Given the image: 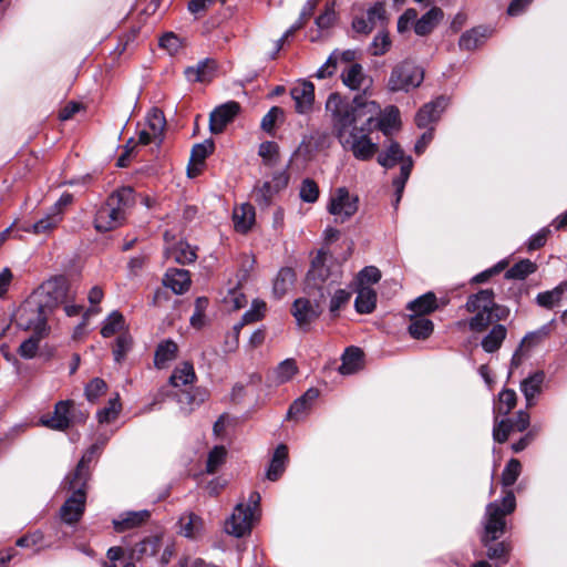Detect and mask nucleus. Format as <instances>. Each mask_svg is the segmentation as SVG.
<instances>
[{"instance_id": "f257e3e1", "label": "nucleus", "mask_w": 567, "mask_h": 567, "mask_svg": "<svg viewBox=\"0 0 567 567\" xmlns=\"http://www.w3.org/2000/svg\"><path fill=\"white\" fill-rule=\"evenodd\" d=\"M326 111L344 151L350 152L358 161H369L375 155L379 146L371 140L370 134L373 131L374 115L379 112L377 102L361 103L357 99L348 102L332 93L327 99Z\"/></svg>"}, {"instance_id": "f03ea898", "label": "nucleus", "mask_w": 567, "mask_h": 567, "mask_svg": "<svg viewBox=\"0 0 567 567\" xmlns=\"http://www.w3.org/2000/svg\"><path fill=\"white\" fill-rule=\"evenodd\" d=\"M516 507V501L512 491L506 492L501 503L492 502L486 506L484 520V535L482 543L487 548L489 559H503L507 561L509 551L505 543L492 545L491 543L499 538L505 529V516L513 513Z\"/></svg>"}, {"instance_id": "7ed1b4c3", "label": "nucleus", "mask_w": 567, "mask_h": 567, "mask_svg": "<svg viewBox=\"0 0 567 567\" xmlns=\"http://www.w3.org/2000/svg\"><path fill=\"white\" fill-rule=\"evenodd\" d=\"M465 307L468 312L475 313L468 321L470 329L475 332L485 330L494 321L504 320L509 315L506 307L495 303L494 292L491 289L471 295Z\"/></svg>"}, {"instance_id": "20e7f679", "label": "nucleus", "mask_w": 567, "mask_h": 567, "mask_svg": "<svg viewBox=\"0 0 567 567\" xmlns=\"http://www.w3.org/2000/svg\"><path fill=\"white\" fill-rule=\"evenodd\" d=\"M134 202V190L131 187H122L113 192L95 213V229L110 231L123 225L126 210L133 206Z\"/></svg>"}, {"instance_id": "39448f33", "label": "nucleus", "mask_w": 567, "mask_h": 567, "mask_svg": "<svg viewBox=\"0 0 567 567\" xmlns=\"http://www.w3.org/2000/svg\"><path fill=\"white\" fill-rule=\"evenodd\" d=\"M342 276L341 262L329 251L320 249L312 259L307 274V286L321 290L323 287L339 282Z\"/></svg>"}, {"instance_id": "423d86ee", "label": "nucleus", "mask_w": 567, "mask_h": 567, "mask_svg": "<svg viewBox=\"0 0 567 567\" xmlns=\"http://www.w3.org/2000/svg\"><path fill=\"white\" fill-rule=\"evenodd\" d=\"M260 499L258 492H251L247 503H238L225 523L226 533L237 538L249 534L255 522L259 519Z\"/></svg>"}, {"instance_id": "0eeeda50", "label": "nucleus", "mask_w": 567, "mask_h": 567, "mask_svg": "<svg viewBox=\"0 0 567 567\" xmlns=\"http://www.w3.org/2000/svg\"><path fill=\"white\" fill-rule=\"evenodd\" d=\"M43 301L33 295L20 307L17 315L18 326L24 330H31L37 336H44L48 331V318L52 313L44 309Z\"/></svg>"}, {"instance_id": "6e6552de", "label": "nucleus", "mask_w": 567, "mask_h": 567, "mask_svg": "<svg viewBox=\"0 0 567 567\" xmlns=\"http://www.w3.org/2000/svg\"><path fill=\"white\" fill-rule=\"evenodd\" d=\"M64 486L72 494L60 509L61 519L66 524H74L80 520L85 509L87 483L66 476Z\"/></svg>"}, {"instance_id": "1a4fd4ad", "label": "nucleus", "mask_w": 567, "mask_h": 567, "mask_svg": "<svg viewBox=\"0 0 567 567\" xmlns=\"http://www.w3.org/2000/svg\"><path fill=\"white\" fill-rule=\"evenodd\" d=\"M424 79L423 70L412 61H403L396 64L390 74L388 87L392 92H409L422 83Z\"/></svg>"}, {"instance_id": "9d476101", "label": "nucleus", "mask_w": 567, "mask_h": 567, "mask_svg": "<svg viewBox=\"0 0 567 567\" xmlns=\"http://www.w3.org/2000/svg\"><path fill=\"white\" fill-rule=\"evenodd\" d=\"M68 282L64 278L58 277L45 281L37 291L34 297L43 301L44 309L53 311L59 305L63 303L68 297Z\"/></svg>"}, {"instance_id": "9b49d317", "label": "nucleus", "mask_w": 567, "mask_h": 567, "mask_svg": "<svg viewBox=\"0 0 567 567\" xmlns=\"http://www.w3.org/2000/svg\"><path fill=\"white\" fill-rule=\"evenodd\" d=\"M328 210L336 221L344 223L358 210V197L351 196L346 187H340L331 195Z\"/></svg>"}, {"instance_id": "f8f14e48", "label": "nucleus", "mask_w": 567, "mask_h": 567, "mask_svg": "<svg viewBox=\"0 0 567 567\" xmlns=\"http://www.w3.org/2000/svg\"><path fill=\"white\" fill-rule=\"evenodd\" d=\"M289 182V176L286 172L275 173L271 181L264 182L254 189L255 202L260 207H268L271 204L272 197L281 189L286 188Z\"/></svg>"}, {"instance_id": "ddd939ff", "label": "nucleus", "mask_w": 567, "mask_h": 567, "mask_svg": "<svg viewBox=\"0 0 567 567\" xmlns=\"http://www.w3.org/2000/svg\"><path fill=\"white\" fill-rule=\"evenodd\" d=\"M386 20L385 7L381 2L370 7L364 16L355 17L352 21V29L357 33L369 34L378 25H382Z\"/></svg>"}, {"instance_id": "4468645a", "label": "nucleus", "mask_w": 567, "mask_h": 567, "mask_svg": "<svg viewBox=\"0 0 567 567\" xmlns=\"http://www.w3.org/2000/svg\"><path fill=\"white\" fill-rule=\"evenodd\" d=\"M165 126L166 121L163 112L158 109H153L146 116L145 127L138 134V144L161 143Z\"/></svg>"}, {"instance_id": "2eb2a0df", "label": "nucleus", "mask_w": 567, "mask_h": 567, "mask_svg": "<svg viewBox=\"0 0 567 567\" xmlns=\"http://www.w3.org/2000/svg\"><path fill=\"white\" fill-rule=\"evenodd\" d=\"M295 110L299 114H308L313 109L315 85L306 80L297 82L290 90Z\"/></svg>"}, {"instance_id": "dca6fc26", "label": "nucleus", "mask_w": 567, "mask_h": 567, "mask_svg": "<svg viewBox=\"0 0 567 567\" xmlns=\"http://www.w3.org/2000/svg\"><path fill=\"white\" fill-rule=\"evenodd\" d=\"M72 401H60L55 404L53 414L43 415L40 419L42 425L56 430L64 431L71 424V408Z\"/></svg>"}, {"instance_id": "f3484780", "label": "nucleus", "mask_w": 567, "mask_h": 567, "mask_svg": "<svg viewBox=\"0 0 567 567\" xmlns=\"http://www.w3.org/2000/svg\"><path fill=\"white\" fill-rule=\"evenodd\" d=\"M240 106L237 102L230 101L216 107L209 118V128L213 134H219L226 125L238 114Z\"/></svg>"}, {"instance_id": "a211bd4d", "label": "nucleus", "mask_w": 567, "mask_h": 567, "mask_svg": "<svg viewBox=\"0 0 567 567\" xmlns=\"http://www.w3.org/2000/svg\"><path fill=\"white\" fill-rule=\"evenodd\" d=\"M449 104V99L439 96L436 100L425 104L416 113L415 123L419 127L424 128L433 122H436Z\"/></svg>"}, {"instance_id": "6ab92c4d", "label": "nucleus", "mask_w": 567, "mask_h": 567, "mask_svg": "<svg viewBox=\"0 0 567 567\" xmlns=\"http://www.w3.org/2000/svg\"><path fill=\"white\" fill-rule=\"evenodd\" d=\"M105 440H99L96 443L92 444L79 461L75 470L66 476L87 483L90 478L89 464L92 462L95 455H99L101 453L103 446L105 445Z\"/></svg>"}, {"instance_id": "aec40b11", "label": "nucleus", "mask_w": 567, "mask_h": 567, "mask_svg": "<svg viewBox=\"0 0 567 567\" xmlns=\"http://www.w3.org/2000/svg\"><path fill=\"white\" fill-rule=\"evenodd\" d=\"M292 315L299 327H307L319 317L320 308L318 303L299 298L293 302Z\"/></svg>"}, {"instance_id": "412c9836", "label": "nucleus", "mask_w": 567, "mask_h": 567, "mask_svg": "<svg viewBox=\"0 0 567 567\" xmlns=\"http://www.w3.org/2000/svg\"><path fill=\"white\" fill-rule=\"evenodd\" d=\"M400 124V112L395 106H388L384 111H381L374 115L373 130L379 128L384 135H390L391 132L396 128Z\"/></svg>"}, {"instance_id": "4be33fe9", "label": "nucleus", "mask_w": 567, "mask_h": 567, "mask_svg": "<svg viewBox=\"0 0 567 567\" xmlns=\"http://www.w3.org/2000/svg\"><path fill=\"white\" fill-rule=\"evenodd\" d=\"M164 237L166 244H168V233H166ZM165 255L168 259H173L175 262L182 265L194 262L196 259L195 250L184 241L167 245L165 248Z\"/></svg>"}, {"instance_id": "5701e85b", "label": "nucleus", "mask_w": 567, "mask_h": 567, "mask_svg": "<svg viewBox=\"0 0 567 567\" xmlns=\"http://www.w3.org/2000/svg\"><path fill=\"white\" fill-rule=\"evenodd\" d=\"M216 62L212 59H204L196 65L185 69L184 74L188 82H208L214 78Z\"/></svg>"}, {"instance_id": "b1692460", "label": "nucleus", "mask_w": 567, "mask_h": 567, "mask_svg": "<svg viewBox=\"0 0 567 567\" xmlns=\"http://www.w3.org/2000/svg\"><path fill=\"white\" fill-rule=\"evenodd\" d=\"M567 295V280L561 281L558 286L551 290H546L537 293L535 302L537 306L551 310L559 306L565 296Z\"/></svg>"}, {"instance_id": "393cba45", "label": "nucleus", "mask_w": 567, "mask_h": 567, "mask_svg": "<svg viewBox=\"0 0 567 567\" xmlns=\"http://www.w3.org/2000/svg\"><path fill=\"white\" fill-rule=\"evenodd\" d=\"M443 10L439 7H433L420 19L416 18L414 23V32L420 37L427 35L435 29V27L443 20Z\"/></svg>"}, {"instance_id": "a878e982", "label": "nucleus", "mask_w": 567, "mask_h": 567, "mask_svg": "<svg viewBox=\"0 0 567 567\" xmlns=\"http://www.w3.org/2000/svg\"><path fill=\"white\" fill-rule=\"evenodd\" d=\"M544 381L545 373L543 371H536L520 382V391L526 399L527 408L535 404V399L542 392Z\"/></svg>"}, {"instance_id": "bb28decb", "label": "nucleus", "mask_w": 567, "mask_h": 567, "mask_svg": "<svg viewBox=\"0 0 567 567\" xmlns=\"http://www.w3.org/2000/svg\"><path fill=\"white\" fill-rule=\"evenodd\" d=\"M342 82L351 90H364L370 84V79L365 75L361 64L349 65L342 72Z\"/></svg>"}, {"instance_id": "cd10ccee", "label": "nucleus", "mask_w": 567, "mask_h": 567, "mask_svg": "<svg viewBox=\"0 0 567 567\" xmlns=\"http://www.w3.org/2000/svg\"><path fill=\"white\" fill-rule=\"evenodd\" d=\"M163 282L175 293L182 295L187 291L190 286V276L189 272L185 269H168L165 274Z\"/></svg>"}, {"instance_id": "c85d7f7f", "label": "nucleus", "mask_w": 567, "mask_h": 567, "mask_svg": "<svg viewBox=\"0 0 567 567\" xmlns=\"http://www.w3.org/2000/svg\"><path fill=\"white\" fill-rule=\"evenodd\" d=\"M178 533L189 539H195L202 535L204 530L203 519L194 513H185L178 520Z\"/></svg>"}, {"instance_id": "c756f323", "label": "nucleus", "mask_w": 567, "mask_h": 567, "mask_svg": "<svg viewBox=\"0 0 567 567\" xmlns=\"http://www.w3.org/2000/svg\"><path fill=\"white\" fill-rule=\"evenodd\" d=\"M287 461L288 447L285 444H280L274 452L266 477L272 482L277 481L284 474Z\"/></svg>"}, {"instance_id": "7c9ffc66", "label": "nucleus", "mask_w": 567, "mask_h": 567, "mask_svg": "<svg viewBox=\"0 0 567 567\" xmlns=\"http://www.w3.org/2000/svg\"><path fill=\"white\" fill-rule=\"evenodd\" d=\"M341 359L342 363L339 367V372L343 375L353 374L363 365V353L355 347L348 348Z\"/></svg>"}, {"instance_id": "2f4dec72", "label": "nucleus", "mask_w": 567, "mask_h": 567, "mask_svg": "<svg viewBox=\"0 0 567 567\" xmlns=\"http://www.w3.org/2000/svg\"><path fill=\"white\" fill-rule=\"evenodd\" d=\"M150 518V512L146 509L137 512H126L114 519V528L117 532H124L134 527H137L145 523Z\"/></svg>"}, {"instance_id": "473e14b6", "label": "nucleus", "mask_w": 567, "mask_h": 567, "mask_svg": "<svg viewBox=\"0 0 567 567\" xmlns=\"http://www.w3.org/2000/svg\"><path fill=\"white\" fill-rule=\"evenodd\" d=\"M319 396V391L315 388L308 389L303 395L298 398L289 408L287 412L288 419H298L300 415L306 413L312 405V403Z\"/></svg>"}, {"instance_id": "72a5a7b5", "label": "nucleus", "mask_w": 567, "mask_h": 567, "mask_svg": "<svg viewBox=\"0 0 567 567\" xmlns=\"http://www.w3.org/2000/svg\"><path fill=\"white\" fill-rule=\"evenodd\" d=\"M233 218L236 230L246 233L255 221V209L250 204H243L234 209Z\"/></svg>"}, {"instance_id": "f704fd0d", "label": "nucleus", "mask_w": 567, "mask_h": 567, "mask_svg": "<svg viewBox=\"0 0 567 567\" xmlns=\"http://www.w3.org/2000/svg\"><path fill=\"white\" fill-rule=\"evenodd\" d=\"M377 305V293L369 286H362L358 289V295L354 301L355 310L359 313H371Z\"/></svg>"}, {"instance_id": "c9c22d12", "label": "nucleus", "mask_w": 567, "mask_h": 567, "mask_svg": "<svg viewBox=\"0 0 567 567\" xmlns=\"http://www.w3.org/2000/svg\"><path fill=\"white\" fill-rule=\"evenodd\" d=\"M162 538L159 536H150L140 542L131 553V558L141 559L147 556H154L161 548Z\"/></svg>"}, {"instance_id": "e433bc0d", "label": "nucleus", "mask_w": 567, "mask_h": 567, "mask_svg": "<svg viewBox=\"0 0 567 567\" xmlns=\"http://www.w3.org/2000/svg\"><path fill=\"white\" fill-rule=\"evenodd\" d=\"M298 372L297 363L293 359H286L280 362L271 374V382L276 385L290 381Z\"/></svg>"}, {"instance_id": "4c0bfd02", "label": "nucleus", "mask_w": 567, "mask_h": 567, "mask_svg": "<svg viewBox=\"0 0 567 567\" xmlns=\"http://www.w3.org/2000/svg\"><path fill=\"white\" fill-rule=\"evenodd\" d=\"M507 330L503 324H495L492 330L483 338L482 348L485 352L493 353L498 350L505 340Z\"/></svg>"}, {"instance_id": "58836bf2", "label": "nucleus", "mask_w": 567, "mask_h": 567, "mask_svg": "<svg viewBox=\"0 0 567 567\" xmlns=\"http://www.w3.org/2000/svg\"><path fill=\"white\" fill-rule=\"evenodd\" d=\"M177 344L172 340H165L157 346L154 363L156 368L163 369L177 355Z\"/></svg>"}, {"instance_id": "ea45409f", "label": "nucleus", "mask_w": 567, "mask_h": 567, "mask_svg": "<svg viewBox=\"0 0 567 567\" xmlns=\"http://www.w3.org/2000/svg\"><path fill=\"white\" fill-rule=\"evenodd\" d=\"M436 297L433 292H426L423 296L414 299L408 306V309L413 312L412 316H424L436 309Z\"/></svg>"}, {"instance_id": "a19ab883", "label": "nucleus", "mask_w": 567, "mask_h": 567, "mask_svg": "<svg viewBox=\"0 0 567 567\" xmlns=\"http://www.w3.org/2000/svg\"><path fill=\"white\" fill-rule=\"evenodd\" d=\"M405 158L404 152L396 142H391L389 146L378 155V163L390 168Z\"/></svg>"}, {"instance_id": "79ce46f5", "label": "nucleus", "mask_w": 567, "mask_h": 567, "mask_svg": "<svg viewBox=\"0 0 567 567\" xmlns=\"http://www.w3.org/2000/svg\"><path fill=\"white\" fill-rule=\"evenodd\" d=\"M409 332L414 339H426L433 332V322L424 316H411Z\"/></svg>"}, {"instance_id": "37998d69", "label": "nucleus", "mask_w": 567, "mask_h": 567, "mask_svg": "<svg viewBox=\"0 0 567 567\" xmlns=\"http://www.w3.org/2000/svg\"><path fill=\"white\" fill-rule=\"evenodd\" d=\"M195 379L196 374L193 365L188 362H184L175 368L169 380L173 386L178 388L182 385L192 384Z\"/></svg>"}, {"instance_id": "c03bdc74", "label": "nucleus", "mask_w": 567, "mask_h": 567, "mask_svg": "<svg viewBox=\"0 0 567 567\" xmlns=\"http://www.w3.org/2000/svg\"><path fill=\"white\" fill-rule=\"evenodd\" d=\"M62 220L61 212H54L41 218L39 221L31 226L23 227L22 229L27 233L44 234L54 229Z\"/></svg>"}, {"instance_id": "a18cd8bd", "label": "nucleus", "mask_w": 567, "mask_h": 567, "mask_svg": "<svg viewBox=\"0 0 567 567\" xmlns=\"http://www.w3.org/2000/svg\"><path fill=\"white\" fill-rule=\"evenodd\" d=\"M485 38L486 29L474 28L471 31H467L462 34L458 41V45L463 50H475L476 48L483 44Z\"/></svg>"}, {"instance_id": "49530a36", "label": "nucleus", "mask_w": 567, "mask_h": 567, "mask_svg": "<svg viewBox=\"0 0 567 567\" xmlns=\"http://www.w3.org/2000/svg\"><path fill=\"white\" fill-rule=\"evenodd\" d=\"M107 560L103 563V567H135L133 558L125 555L122 547L115 546L107 550Z\"/></svg>"}, {"instance_id": "de8ad7c7", "label": "nucleus", "mask_w": 567, "mask_h": 567, "mask_svg": "<svg viewBox=\"0 0 567 567\" xmlns=\"http://www.w3.org/2000/svg\"><path fill=\"white\" fill-rule=\"evenodd\" d=\"M223 302L228 310H239L247 305V298L239 288V282L227 288Z\"/></svg>"}, {"instance_id": "09e8293b", "label": "nucleus", "mask_w": 567, "mask_h": 567, "mask_svg": "<svg viewBox=\"0 0 567 567\" xmlns=\"http://www.w3.org/2000/svg\"><path fill=\"white\" fill-rule=\"evenodd\" d=\"M125 328V319L123 315L118 311H112L107 318L104 320L101 334L104 338H110L115 333L122 331Z\"/></svg>"}, {"instance_id": "8fccbe9b", "label": "nucleus", "mask_w": 567, "mask_h": 567, "mask_svg": "<svg viewBox=\"0 0 567 567\" xmlns=\"http://www.w3.org/2000/svg\"><path fill=\"white\" fill-rule=\"evenodd\" d=\"M517 395L512 389H504L498 394V400L494 404V412L501 415H507L516 405Z\"/></svg>"}, {"instance_id": "3c124183", "label": "nucleus", "mask_w": 567, "mask_h": 567, "mask_svg": "<svg viewBox=\"0 0 567 567\" xmlns=\"http://www.w3.org/2000/svg\"><path fill=\"white\" fill-rule=\"evenodd\" d=\"M295 280L296 275L291 268L280 269L274 282V292L278 297L284 296L292 287Z\"/></svg>"}, {"instance_id": "603ef678", "label": "nucleus", "mask_w": 567, "mask_h": 567, "mask_svg": "<svg viewBox=\"0 0 567 567\" xmlns=\"http://www.w3.org/2000/svg\"><path fill=\"white\" fill-rule=\"evenodd\" d=\"M122 410V404L120 402V395L115 394L114 398L110 399L107 405L103 409L99 410L96 413L97 421L103 423H111L117 419L120 412Z\"/></svg>"}, {"instance_id": "864d4df0", "label": "nucleus", "mask_w": 567, "mask_h": 567, "mask_svg": "<svg viewBox=\"0 0 567 567\" xmlns=\"http://www.w3.org/2000/svg\"><path fill=\"white\" fill-rule=\"evenodd\" d=\"M537 269L535 262L529 259H523L516 262L512 268L506 271L507 279H525L527 276L534 274Z\"/></svg>"}, {"instance_id": "5fc2aeb1", "label": "nucleus", "mask_w": 567, "mask_h": 567, "mask_svg": "<svg viewBox=\"0 0 567 567\" xmlns=\"http://www.w3.org/2000/svg\"><path fill=\"white\" fill-rule=\"evenodd\" d=\"M522 472V464L518 460L512 458L502 473V484L505 487L512 486Z\"/></svg>"}, {"instance_id": "6e6d98bb", "label": "nucleus", "mask_w": 567, "mask_h": 567, "mask_svg": "<svg viewBox=\"0 0 567 567\" xmlns=\"http://www.w3.org/2000/svg\"><path fill=\"white\" fill-rule=\"evenodd\" d=\"M258 154L262 157L266 165L272 166L278 161L279 146L275 142L266 141L260 144Z\"/></svg>"}, {"instance_id": "4d7b16f0", "label": "nucleus", "mask_w": 567, "mask_h": 567, "mask_svg": "<svg viewBox=\"0 0 567 567\" xmlns=\"http://www.w3.org/2000/svg\"><path fill=\"white\" fill-rule=\"evenodd\" d=\"M226 449L224 446H215L208 454L206 471L210 474L215 473L225 462Z\"/></svg>"}, {"instance_id": "13d9d810", "label": "nucleus", "mask_w": 567, "mask_h": 567, "mask_svg": "<svg viewBox=\"0 0 567 567\" xmlns=\"http://www.w3.org/2000/svg\"><path fill=\"white\" fill-rule=\"evenodd\" d=\"M106 390L107 385L105 381L100 378H94L85 386V396L90 402H95Z\"/></svg>"}, {"instance_id": "bf43d9fd", "label": "nucleus", "mask_w": 567, "mask_h": 567, "mask_svg": "<svg viewBox=\"0 0 567 567\" xmlns=\"http://www.w3.org/2000/svg\"><path fill=\"white\" fill-rule=\"evenodd\" d=\"M390 47L391 40L389 34L386 32H380L374 37L370 45V51L372 55L380 56L386 53Z\"/></svg>"}, {"instance_id": "052dcab7", "label": "nucleus", "mask_w": 567, "mask_h": 567, "mask_svg": "<svg viewBox=\"0 0 567 567\" xmlns=\"http://www.w3.org/2000/svg\"><path fill=\"white\" fill-rule=\"evenodd\" d=\"M299 195L303 202L315 203L319 197L318 185L312 179H305L301 183Z\"/></svg>"}, {"instance_id": "680f3d73", "label": "nucleus", "mask_w": 567, "mask_h": 567, "mask_svg": "<svg viewBox=\"0 0 567 567\" xmlns=\"http://www.w3.org/2000/svg\"><path fill=\"white\" fill-rule=\"evenodd\" d=\"M512 430V420L506 419L497 421V419H495L493 427V439L498 443H504L505 441H507Z\"/></svg>"}, {"instance_id": "e2e57ef3", "label": "nucleus", "mask_w": 567, "mask_h": 567, "mask_svg": "<svg viewBox=\"0 0 567 567\" xmlns=\"http://www.w3.org/2000/svg\"><path fill=\"white\" fill-rule=\"evenodd\" d=\"M266 311V303L260 300H254L251 303V308L246 311L243 316V323H252L260 320Z\"/></svg>"}, {"instance_id": "0e129e2a", "label": "nucleus", "mask_w": 567, "mask_h": 567, "mask_svg": "<svg viewBox=\"0 0 567 567\" xmlns=\"http://www.w3.org/2000/svg\"><path fill=\"white\" fill-rule=\"evenodd\" d=\"M213 143L206 141L193 146L190 153V162L194 164H203L208 154L213 151Z\"/></svg>"}, {"instance_id": "69168bd1", "label": "nucleus", "mask_w": 567, "mask_h": 567, "mask_svg": "<svg viewBox=\"0 0 567 567\" xmlns=\"http://www.w3.org/2000/svg\"><path fill=\"white\" fill-rule=\"evenodd\" d=\"M41 337L42 336L35 334L24 340L19 348L20 355L24 359L34 358L39 349V340Z\"/></svg>"}, {"instance_id": "338daca9", "label": "nucleus", "mask_w": 567, "mask_h": 567, "mask_svg": "<svg viewBox=\"0 0 567 567\" xmlns=\"http://www.w3.org/2000/svg\"><path fill=\"white\" fill-rule=\"evenodd\" d=\"M381 278V272L377 267L368 266L364 267L358 276L360 287L368 286L370 284L378 282Z\"/></svg>"}, {"instance_id": "774afa93", "label": "nucleus", "mask_w": 567, "mask_h": 567, "mask_svg": "<svg viewBox=\"0 0 567 567\" xmlns=\"http://www.w3.org/2000/svg\"><path fill=\"white\" fill-rule=\"evenodd\" d=\"M284 115V111L278 106H272L268 113L261 120V128L268 133H270L274 127L276 121Z\"/></svg>"}]
</instances>
